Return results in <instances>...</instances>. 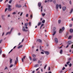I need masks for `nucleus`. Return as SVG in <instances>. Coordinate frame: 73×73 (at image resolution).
Wrapping results in <instances>:
<instances>
[{"label":"nucleus","mask_w":73,"mask_h":73,"mask_svg":"<svg viewBox=\"0 0 73 73\" xmlns=\"http://www.w3.org/2000/svg\"><path fill=\"white\" fill-rule=\"evenodd\" d=\"M63 11H65L66 10V7H62Z\"/></svg>","instance_id":"nucleus-12"},{"label":"nucleus","mask_w":73,"mask_h":73,"mask_svg":"<svg viewBox=\"0 0 73 73\" xmlns=\"http://www.w3.org/2000/svg\"><path fill=\"white\" fill-rule=\"evenodd\" d=\"M6 69L8 70V67H7V66H5V67L4 70H6Z\"/></svg>","instance_id":"nucleus-28"},{"label":"nucleus","mask_w":73,"mask_h":73,"mask_svg":"<svg viewBox=\"0 0 73 73\" xmlns=\"http://www.w3.org/2000/svg\"><path fill=\"white\" fill-rule=\"evenodd\" d=\"M65 68L64 67H63L62 69V70H65Z\"/></svg>","instance_id":"nucleus-44"},{"label":"nucleus","mask_w":73,"mask_h":73,"mask_svg":"<svg viewBox=\"0 0 73 73\" xmlns=\"http://www.w3.org/2000/svg\"><path fill=\"white\" fill-rule=\"evenodd\" d=\"M32 15H31V16H30V17H31V19L32 18Z\"/></svg>","instance_id":"nucleus-48"},{"label":"nucleus","mask_w":73,"mask_h":73,"mask_svg":"<svg viewBox=\"0 0 73 73\" xmlns=\"http://www.w3.org/2000/svg\"><path fill=\"white\" fill-rule=\"evenodd\" d=\"M18 35H19V36H20V35H21V33H19L18 34Z\"/></svg>","instance_id":"nucleus-57"},{"label":"nucleus","mask_w":73,"mask_h":73,"mask_svg":"<svg viewBox=\"0 0 73 73\" xmlns=\"http://www.w3.org/2000/svg\"><path fill=\"white\" fill-rule=\"evenodd\" d=\"M68 44V45H70V44H71L72 43V42L71 41H68V42H67Z\"/></svg>","instance_id":"nucleus-6"},{"label":"nucleus","mask_w":73,"mask_h":73,"mask_svg":"<svg viewBox=\"0 0 73 73\" xmlns=\"http://www.w3.org/2000/svg\"><path fill=\"white\" fill-rule=\"evenodd\" d=\"M36 60V58H34L33 59V61H35Z\"/></svg>","instance_id":"nucleus-29"},{"label":"nucleus","mask_w":73,"mask_h":73,"mask_svg":"<svg viewBox=\"0 0 73 73\" xmlns=\"http://www.w3.org/2000/svg\"><path fill=\"white\" fill-rule=\"evenodd\" d=\"M56 28L55 27H54L53 29V31H54L56 30Z\"/></svg>","instance_id":"nucleus-41"},{"label":"nucleus","mask_w":73,"mask_h":73,"mask_svg":"<svg viewBox=\"0 0 73 73\" xmlns=\"http://www.w3.org/2000/svg\"><path fill=\"white\" fill-rule=\"evenodd\" d=\"M59 6V5L58 4H57V5H56V9H58V8Z\"/></svg>","instance_id":"nucleus-18"},{"label":"nucleus","mask_w":73,"mask_h":73,"mask_svg":"<svg viewBox=\"0 0 73 73\" xmlns=\"http://www.w3.org/2000/svg\"><path fill=\"white\" fill-rule=\"evenodd\" d=\"M45 54H46L47 55H48L49 54V52L48 51H45Z\"/></svg>","instance_id":"nucleus-7"},{"label":"nucleus","mask_w":73,"mask_h":73,"mask_svg":"<svg viewBox=\"0 0 73 73\" xmlns=\"http://www.w3.org/2000/svg\"><path fill=\"white\" fill-rule=\"evenodd\" d=\"M64 29H65V28L64 27H62V29H60V30H59L60 33H62V32H63L64 31Z\"/></svg>","instance_id":"nucleus-1"},{"label":"nucleus","mask_w":73,"mask_h":73,"mask_svg":"<svg viewBox=\"0 0 73 73\" xmlns=\"http://www.w3.org/2000/svg\"><path fill=\"white\" fill-rule=\"evenodd\" d=\"M11 5H9L8 6V7L9 8H11Z\"/></svg>","instance_id":"nucleus-40"},{"label":"nucleus","mask_w":73,"mask_h":73,"mask_svg":"<svg viewBox=\"0 0 73 73\" xmlns=\"http://www.w3.org/2000/svg\"><path fill=\"white\" fill-rule=\"evenodd\" d=\"M2 53V51H1V50L0 51V54H1Z\"/></svg>","instance_id":"nucleus-54"},{"label":"nucleus","mask_w":73,"mask_h":73,"mask_svg":"<svg viewBox=\"0 0 73 73\" xmlns=\"http://www.w3.org/2000/svg\"><path fill=\"white\" fill-rule=\"evenodd\" d=\"M44 24H42L41 26V27H42V26H44Z\"/></svg>","instance_id":"nucleus-58"},{"label":"nucleus","mask_w":73,"mask_h":73,"mask_svg":"<svg viewBox=\"0 0 73 73\" xmlns=\"http://www.w3.org/2000/svg\"><path fill=\"white\" fill-rule=\"evenodd\" d=\"M72 60V58H70L68 59V61H70Z\"/></svg>","instance_id":"nucleus-49"},{"label":"nucleus","mask_w":73,"mask_h":73,"mask_svg":"<svg viewBox=\"0 0 73 73\" xmlns=\"http://www.w3.org/2000/svg\"><path fill=\"white\" fill-rule=\"evenodd\" d=\"M55 41L56 43V44H57L58 43V39L57 38H55Z\"/></svg>","instance_id":"nucleus-4"},{"label":"nucleus","mask_w":73,"mask_h":73,"mask_svg":"<svg viewBox=\"0 0 73 73\" xmlns=\"http://www.w3.org/2000/svg\"><path fill=\"white\" fill-rule=\"evenodd\" d=\"M41 54H44V52H41Z\"/></svg>","instance_id":"nucleus-56"},{"label":"nucleus","mask_w":73,"mask_h":73,"mask_svg":"<svg viewBox=\"0 0 73 73\" xmlns=\"http://www.w3.org/2000/svg\"><path fill=\"white\" fill-rule=\"evenodd\" d=\"M29 26H31V23L29 22Z\"/></svg>","instance_id":"nucleus-42"},{"label":"nucleus","mask_w":73,"mask_h":73,"mask_svg":"<svg viewBox=\"0 0 73 73\" xmlns=\"http://www.w3.org/2000/svg\"><path fill=\"white\" fill-rule=\"evenodd\" d=\"M24 38H23V39H22V42H24Z\"/></svg>","instance_id":"nucleus-46"},{"label":"nucleus","mask_w":73,"mask_h":73,"mask_svg":"<svg viewBox=\"0 0 73 73\" xmlns=\"http://www.w3.org/2000/svg\"><path fill=\"white\" fill-rule=\"evenodd\" d=\"M12 63V59H10V64L11 65Z\"/></svg>","instance_id":"nucleus-10"},{"label":"nucleus","mask_w":73,"mask_h":73,"mask_svg":"<svg viewBox=\"0 0 73 73\" xmlns=\"http://www.w3.org/2000/svg\"><path fill=\"white\" fill-rule=\"evenodd\" d=\"M8 10L9 11H12V9H11V8H8Z\"/></svg>","instance_id":"nucleus-22"},{"label":"nucleus","mask_w":73,"mask_h":73,"mask_svg":"<svg viewBox=\"0 0 73 73\" xmlns=\"http://www.w3.org/2000/svg\"><path fill=\"white\" fill-rule=\"evenodd\" d=\"M13 29H14V28H12L11 29V32H12V30H13Z\"/></svg>","instance_id":"nucleus-43"},{"label":"nucleus","mask_w":73,"mask_h":73,"mask_svg":"<svg viewBox=\"0 0 73 73\" xmlns=\"http://www.w3.org/2000/svg\"><path fill=\"white\" fill-rule=\"evenodd\" d=\"M72 38V36H70L68 38V39H71Z\"/></svg>","instance_id":"nucleus-21"},{"label":"nucleus","mask_w":73,"mask_h":73,"mask_svg":"<svg viewBox=\"0 0 73 73\" xmlns=\"http://www.w3.org/2000/svg\"><path fill=\"white\" fill-rule=\"evenodd\" d=\"M70 4H72V2H71V1H70Z\"/></svg>","instance_id":"nucleus-60"},{"label":"nucleus","mask_w":73,"mask_h":73,"mask_svg":"<svg viewBox=\"0 0 73 73\" xmlns=\"http://www.w3.org/2000/svg\"><path fill=\"white\" fill-rule=\"evenodd\" d=\"M41 5V3H38V6L39 7H40Z\"/></svg>","instance_id":"nucleus-11"},{"label":"nucleus","mask_w":73,"mask_h":73,"mask_svg":"<svg viewBox=\"0 0 73 73\" xmlns=\"http://www.w3.org/2000/svg\"><path fill=\"white\" fill-rule=\"evenodd\" d=\"M48 73H52V72H51V71H50L48 72Z\"/></svg>","instance_id":"nucleus-64"},{"label":"nucleus","mask_w":73,"mask_h":73,"mask_svg":"<svg viewBox=\"0 0 73 73\" xmlns=\"http://www.w3.org/2000/svg\"><path fill=\"white\" fill-rule=\"evenodd\" d=\"M2 41H3V40L1 39L0 40V44L2 42Z\"/></svg>","instance_id":"nucleus-32"},{"label":"nucleus","mask_w":73,"mask_h":73,"mask_svg":"<svg viewBox=\"0 0 73 73\" xmlns=\"http://www.w3.org/2000/svg\"><path fill=\"white\" fill-rule=\"evenodd\" d=\"M38 41L39 42H41L42 41H41V40H40V39H38Z\"/></svg>","instance_id":"nucleus-20"},{"label":"nucleus","mask_w":73,"mask_h":73,"mask_svg":"<svg viewBox=\"0 0 73 73\" xmlns=\"http://www.w3.org/2000/svg\"><path fill=\"white\" fill-rule=\"evenodd\" d=\"M59 7L60 9H61V6L60 5H59Z\"/></svg>","instance_id":"nucleus-35"},{"label":"nucleus","mask_w":73,"mask_h":73,"mask_svg":"<svg viewBox=\"0 0 73 73\" xmlns=\"http://www.w3.org/2000/svg\"><path fill=\"white\" fill-rule=\"evenodd\" d=\"M38 67V64H36L34 66L35 68H37Z\"/></svg>","instance_id":"nucleus-16"},{"label":"nucleus","mask_w":73,"mask_h":73,"mask_svg":"<svg viewBox=\"0 0 73 73\" xmlns=\"http://www.w3.org/2000/svg\"><path fill=\"white\" fill-rule=\"evenodd\" d=\"M71 48H73V44L72 45V47H71Z\"/></svg>","instance_id":"nucleus-63"},{"label":"nucleus","mask_w":73,"mask_h":73,"mask_svg":"<svg viewBox=\"0 0 73 73\" xmlns=\"http://www.w3.org/2000/svg\"><path fill=\"white\" fill-rule=\"evenodd\" d=\"M53 34H52V35L53 36H54V35H55V34H56V31H55L54 32H53Z\"/></svg>","instance_id":"nucleus-15"},{"label":"nucleus","mask_w":73,"mask_h":73,"mask_svg":"<svg viewBox=\"0 0 73 73\" xmlns=\"http://www.w3.org/2000/svg\"><path fill=\"white\" fill-rule=\"evenodd\" d=\"M61 22V21L60 20H59L58 21V23L59 24H60Z\"/></svg>","instance_id":"nucleus-23"},{"label":"nucleus","mask_w":73,"mask_h":73,"mask_svg":"<svg viewBox=\"0 0 73 73\" xmlns=\"http://www.w3.org/2000/svg\"><path fill=\"white\" fill-rule=\"evenodd\" d=\"M46 66H47V65H46H46H45V66H44V69H45L46 68Z\"/></svg>","instance_id":"nucleus-37"},{"label":"nucleus","mask_w":73,"mask_h":73,"mask_svg":"<svg viewBox=\"0 0 73 73\" xmlns=\"http://www.w3.org/2000/svg\"><path fill=\"white\" fill-rule=\"evenodd\" d=\"M68 47H69V45H67L66 48H68Z\"/></svg>","instance_id":"nucleus-55"},{"label":"nucleus","mask_w":73,"mask_h":73,"mask_svg":"<svg viewBox=\"0 0 73 73\" xmlns=\"http://www.w3.org/2000/svg\"><path fill=\"white\" fill-rule=\"evenodd\" d=\"M72 27V24H70V27Z\"/></svg>","instance_id":"nucleus-50"},{"label":"nucleus","mask_w":73,"mask_h":73,"mask_svg":"<svg viewBox=\"0 0 73 73\" xmlns=\"http://www.w3.org/2000/svg\"><path fill=\"white\" fill-rule=\"evenodd\" d=\"M50 67H49L48 70H50Z\"/></svg>","instance_id":"nucleus-52"},{"label":"nucleus","mask_w":73,"mask_h":73,"mask_svg":"<svg viewBox=\"0 0 73 73\" xmlns=\"http://www.w3.org/2000/svg\"><path fill=\"white\" fill-rule=\"evenodd\" d=\"M45 20H43L42 21V23H43V24H44V23H45Z\"/></svg>","instance_id":"nucleus-27"},{"label":"nucleus","mask_w":73,"mask_h":73,"mask_svg":"<svg viewBox=\"0 0 73 73\" xmlns=\"http://www.w3.org/2000/svg\"><path fill=\"white\" fill-rule=\"evenodd\" d=\"M13 15H15L16 14V13L15 12H14L12 13Z\"/></svg>","instance_id":"nucleus-47"},{"label":"nucleus","mask_w":73,"mask_h":73,"mask_svg":"<svg viewBox=\"0 0 73 73\" xmlns=\"http://www.w3.org/2000/svg\"><path fill=\"white\" fill-rule=\"evenodd\" d=\"M22 47H23V46L21 45L18 47V49H20V48H22Z\"/></svg>","instance_id":"nucleus-13"},{"label":"nucleus","mask_w":73,"mask_h":73,"mask_svg":"<svg viewBox=\"0 0 73 73\" xmlns=\"http://www.w3.org/2000/svg\"><path fill=\"white\" fill-rule=\"evenodd\" d=\"M7 9H7V8H6V9H5V12H6V11H7Z\"/></svg>","instance_id":"nucleus-59"},{"label":"nucleus","mask_w":73,"mask_h":73,"mask_svg":"<svg viewBox=\"0 0 73 73\" xmlns=\"http://www.w3.org/2000/svg\"><path fill=\"white\" fill-rule=\"evenodd\" d=\"M62 50H61L60 51V53L61 54H62Z\"/></svg>","instance_id":"nucleus-25"},{"label":"nucleus","mask_w":73,"mask_h":73,"mask_svg":"<svg viewBox=\"0 0 73 73\" xmlns=\"http://www.w3.org/2000/svg\"><path fill=\"white\" fill-rule=\"evenodd\" d=\"M41 12H42V6L41 7Z\"/></svg>","instance_id":"nucleus-31"},{"label":"nucleus","mask_w":73,"mask_h":73,"mask_svg":"<svg viewBox=\"0 0 73 73\" xmlns=\"http://www.w3.org/2000/svg\"><path fill=\"white\" fill-rule=\"evenodd\" d=\"M22 31H25V32H27V31H28V30H25V27H23V28L22 29Z\"/></svg>","instance_id":"nucleus-3"},{"label":"nucleus","mask_w":73,"mask_h":73,"mask_svg":"<svg viewBox=\"0 0 73 73\" xmlns=\"http://www.w3.org/2000/svg\"><path fill=\"white\" fill-rule=\"evenodd\" d=\"M28 23H25V26H26V27H27L28 26Z\"/></svg>","instance_id":"nucleus-19"},{"label":"nucleus","mask_w":73,"mask_h":73,"mask_svg":"<svg viewBox=\"0 0 73 73\" xmlns=\"http://www.w3.org/2000/svg\"><path fill=\"white\" fill-rule=\"evenodd\" d=\"M11 31L7 33L5 35V36H7V35L11 34Z\"/></svg>","instance_id":"nucleus-8"},{"label":"nucleus","mask_w":73,"mask_h":73,"mask_svg":"<svg viewBox=\"0 0 73 73\" xmlns=\"http://www.w3.org/2000/svg\"><path fill=\"white\" fill-rule=\"evenodd\" d=\"M69 63H70V62H67L66 64L67 65H69Z\"/></svg>","instance_id":"nucleus-38"},{"label":"nucleus","mask_w":73,"mask_h":73,"mask_svg":"<svg viewBox=\"0 0 73 73\" xmlns=\"http://www.w3.org/2000/svg\"><path fill=\"white\" fill-rule=\"evenodd\" d=\"M33 57L35 58V57H36V55L35 54H33Z\"/></svg>","instance_id":"nucleus-24"},{"label":"nucleus","mask_w":73,"mask_h":73,"mask_svg":"<svg viewBox=\"0 0 73 73\" xmlns=\"http://www.w3.org/2000/svg\"><path fill=\"white\" fill-rule=\"evenodd\" d=\"M69 66L70 67H71L72 66V64L70 63L69 65Z\"/></svg>","instance_id":"nucleus-45"},{"label":"nucleus","mask_w":73,"mask_h":73,"mask_svg":"<svg viewBox=\"0 0 73 73\" xmlns=\"http://www.w3.org/2000/svg\"><path fill=\"white\" fill-rule=\"evenodd\" d=\"M21 7H22L21 5H18V4L16 5V7L17 8H21Z\"/></svg>","instance_id":"nucleus-2"},{"label":"nucleus","mask_w":73,"mask_h":73,"mask_svg":"<svg viewBox=\"0 0 73 73\" xmlns=\"http://www.w3.org/2000/svg\"><path fill=\"white\" fill-rule=\"evenodd\" d=\"M41 22H39L38 24V26H40L41 25Z\"/></svg>","instance_id":"nucleus-17"},{"label":"nucleus","mask_w":73,"mask_h":73,"mask_svg":"<svg viewBox=\"0 0 73 73\" xmlns=\"http://www.w3.org/2000/svg\"><path fill=\"white\" fill-rule=\"evenodd\" d=\"M16 46H14L13 48V49H15V48H16Z\"/></svg>","instance_id":"nucleus-62"},{"label":"nucleus","mask_w":73,"mask_h":73,"mask_svg":"<svg viewBox=\"0 0 73 73\" xmlns=\"http://www.w3.org/2000/svg\"><path fill=\"white\" fill-rule=\"evenodd\" d=\"M26 17H28V14L26 15Z\"/></svg>","instance_id":"nucleus-33"},{"label":"nucleus","mask_w":73,"mask_h":73,"mask_svg":"<svg viewBox=\"0 0 73 73\" xmlns=\"http://www.w3.org/2000/svg\"><path fill=\"white\" fill-rule=\"evenodd\" d=\"M23 13L22 12H21V14L20 15V16H21V15H23Z\"/></svg>","instance_id":"nucleus-53"},{"label":"nucleus","mask_w":73,"mask_h":73,"mask_svg":"<svg viewBox=\"0 0 73 73\" xmlns=\"http://www.w3.org/2000/svg\"><path fill=\"white\" fill-rule=\"evenodd\" d=\"M12 0H10L9 1V4H11V3H12Z\"/></svg>","instance_id":"nucleus-34"},{"label":"nucleus","mask_w":73,"mask_h":73,"mask_svg":"<svg viewBox=\"0 0 73 73\" xmlns=\"http://www.w3.org/2000/svg\"><path fill=\"white\" fill-rule=\"evenodd\" d=\"M17 61H18V58L17 57V58L16 60L15 61V64H17Z\"/></svg>","instance_id":"nucleus-5"},{"label":"nucleus","mask_w":73,"mask_h":73,"mask_svg":"<svg viewBox=\"0 0 73 73\" xmlns=\"http://www.w3.org/2000/svg\"><path fill=\"white\" fill-rule=\"evenodd\" d=\"M26 57V56H24L23 57V58H22V62H24V59H25V57Z\"/></svg>","instance_id":"nucleus-9"},{"label":"nucleus","mask_w":73,"mask_h":73,"mask_svg":"<svg viewBox=\"0 0 73 73\" xmlns=\"http://www.w3.org/2000/svg\"><path fill=\"white\" fill-rule=\"evenodd\" d=\"M13 50V49H12L9 52V54L11 52H12V51Z\"/></svg>","instance_id":"nucleus-36"},{"label":"nucleus","mask_w":73,"mask_h":73,"mask_svg":"<svg viewBox=\"0 0 73 73\" xmlns=\"http://www.w3.org/2000/svg\"><path fill=\"white\" fill-rule=\"evenodd\" d=\"M72 12H73V9H72L71 10L70 13H72Z\"/></svg>","instance_id":"nucleus-26"},{"label":"nucleus","mask_w":73,"mask_h":73,"mask_svg":"<svg viewBox=\"0 0 73 73\" xmlns=\"http://www.w3.org/2000/svg\"><path fill=\"white\" fill-rule=\"evenodd\" d=\"M41 72H43V70H42V69H41Z\"/></svg>","instance_id":"nucleus-61"},{"label":"nucleus","mask_w":73,"mask_h":73,"mask_svg":"<svg viewBox=\"0 0 73 73\" xmlns=\"http://www.w3.org/2000/svg\"><path fill=\"white\" fill-rule=\"evenodd\" d=\"M42 16H44L45 15V13L42 14Z\"/></svg>","instance_id":"nucleus-39"},{"label":"nucleus","mask_w":73,"mask_h":73,"mask_svg":"<svg viewBox=\"0 0 73 73\" xmlns=\"http://www.w3.org/2000/svg\"><path fill=\"white\" fill-rule=\"evenodd\" d=\"M29 59H30V60H32V58L31 56L29 57Z\"/></svg>","instance_id":"nucleus-51"},{"label":"nucleus","mask_w":73,"mask_h":73,"mask_svg":"<svg viewBox=\"0 0 73 73\" xmlns=\"http://www.w3.org/2000/svg\"><path fill=\"white\" fill-rule=\"evenodd\" d=\"M13 66V64H11L10 66L9 67L10 68H12Z\"/></svg>","instance_id":"nucleus-30"},{"label":"nucleus","mask_w":73,"mask_h":73,"mask_svg":"<svg viewBox=\"0 0 73 73\" xmlns=\"http://www.w3.org/2000/svg\"><path fill=\"white\" fill-rule=\"evenodd\" d=\"M70 33H72L73 32V29H70Z\"/></svg>","instance_id":"nucleus-14"}]
</instances>
